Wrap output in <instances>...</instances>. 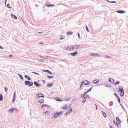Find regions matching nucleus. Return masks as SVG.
I'll return each mask as SVG.
<instances>
[{
    "label": "nucleus",
    "instance_id": "1",
    "mask_svg": "<svg viewBox=\"0 0 128 128\" xmlns=\"http://www.w3.org/2000/svg\"><path fill=\"white\" fill-rule=\"evenodd\" d=\"M24 84L28 86L29 87H30L33 85V83L32 82L26 80L24 82Z\"/></svg>",
    "mask_w": 128,
    "mask_h": 128
},
{
    "label": "nucleus",
    "instance_id": "2",
    "mask_svg": "<svg viewBox=\"0 0 128 128\" xmlns=\"http://www.w3.org/2000/svg\"><path fill=\"white\" fill-rule=\"evenodd\" d=\"M119 92H121V95L122 96L124 95V92L123 89L122 87L120 86L119 87Z\"/></svg>",
    "mask_w": 128,
    "mask_h": 128
},
{
    "label": "nucleus",
    "instance_id": "3",
    "mask_svg": "<svg viewBox=\"0 0 128 128\" xmlns=\"http://www.w3.org/2000/svg\"><path fill=\"white\" fill-rule=\"evenodd\" d=\"M63 113L62 111H60V112H58L56 113L54 115V118H57L58 116L62 114Z\"/></svg>",
    "mask_w": 128,
    "mask_h": 128
},
{
    "label": "nucleus",
    "instance_id": "4",
    "mask_svg": "<svg viewBox=\"0 0 128 128\" xmlns=\"http://www.w3.org/2000/svg\"><path fill=\"white\" fill-rule=\"evenodd\" d=\"M116 119L117 121L116 125L118 127L121 122L118 117H116Z\"/></svg>",
    "mask_w": 128,
    "mask_h": 128
},
{
    "label": "nucleus",
    "instance_id": "5",
    "mask_svg": "<svg viewBox=\"0 0 128 128\" xmlns=\"http://www.w3.org/2000/svg\"><path fill=\"white\" fill-rule=\"evenodd\" d=\"M44 94L42 93L38 94L36 95V97L38 98H44Z\"/></svg>",
    "mask_w": 128,
    "mask_h": 128
},
{
    "label": "nucleus",
    "instance_id": "6",
    "mask_svg": "<svg viewBox=\"0 0 128 128\" xmlns=\"http://www.w3.org/2000/svg\"><path fill=\"white\" fill-rule=\"evenodd\" d=\"M66 49L69 51L72 50L74 49L73 47L72 46L66 47Z\"/></svg>",
    "mask_w": 128,
    "mask_h": 128
},
{
    "label": "nucleus",
    "instance_id": "7",
    "mask_svg": "<svg viewBox=\"0 0 128 128\" xmlns=\"http://www.w3.org/2000/svg\"><path fill=\"white\" fill-rule=\"evenodd\" d=\"M34 84L37 87H38L41 86L40 84L36 82H34Z\"/></svg>",
    "mask_w": 128,
    "mask_h": 128
},
{
    "label": "nucleus",
    "instance_id": "8",
    "mask_svg": "<svg viewBox=\"0 0 128 128\" xmlns=\"http://www.w3.org/2000/svg\"><path fill=\"white\" fill-rule=\"evenodd\" d=\"M74 49H76L80 48V46L75 45L73 46Z\"/></svg>",
    "mask_w": 128,
    "mask_h": 128
},
{
    "label": "nucleus",
    "instance_id": "9",
    "mask_svg": "<svg viewBox=\"0 0 128 128\" xmlns=\"http://www.w3.org/2000/svg\"><path fill=\"white\" fill-rule=\"evenodd\" d=\"M55 100L58 102H62V99L57 97L56 98Z\"/></svg>",
    "mask_w": 128,
    "mask_h": 128
},
{
    "label": "nucleus",
    "instance_id": "10",
    "mask_svg": "<svg viewBox=\"0 0 128 128\" xmlns=\"http://www.w3.org/2000/svg\"><path fill=\"white\" fill-rule=\"evenodd\" d=\"M90 55L92 56H100L99 54H94V53H90Z\"/></svg>",
    "mask_w": 128,
    "mask_h": 128
},
{
    "label": "nucleus",
    "instance_id": "11",
    "mask_svg": "<svg viewBox=\"0 0 128 128\" xmlns=\"http://www.w3.org/2000/svg\"><path fill=\"white\" fill-rule=\"evenodd\" d=\"M78 52H74V53H72L70 54V55H72L73 56H74L76 55H77L78 54Z\"/></svg>",
    "mask_w": 128,
    "mask_h": 128
},
{
    "label": "nucleus",
    "instance_id": "12",
    "mask_svg": "<svg viewBox=\"0 0 128 128\" xmlns=\"http://www.w3.org/2000/svg\"><path fill=\"white\" fill-rule=\"evenodd\" d=\"M14 111V108H12L11 109H10L8 111L9 112L13 113Z\"/></svg>",
    "mask_w": 128,
    "mask_h": 128
},
{
    "label": "nucleus",
    "instance_id": "13",
    "mask_svg": "<svg viewBox=\"0 0 128 128\" xmlns=\"http://www.w3.org/2000/svg\"><path fill=\"white\" fill-rule=\"evenodd\" d=\"M10 16L12 18H13L16 20L17 19V17L16 16L14 15L13 14H11Z\"/></svg>",
    "mask_w": 128,
    "mask_h": 128
},
{
    "label": "nucleus",
    "instance_id": "14",
    "mask_svg": "<svg viewBox=\"0 0 128 128\" xmlns=\"http://www.w3.org/2000/svg\"><path fill=\"white\" fill-rule=\"evenodd\" d=\"M45 5L46 6L48 7H53L55 6V5L52 4L46 5Z\"/></svg>",
    "mask_w": 128,
    "mask_h": 128
},
{
    "label": "nucleus",
    "instance_id": "15",
    "mask_svg": "<svg viewBox=\"0 0 128 128\" xmlns=\"http://www.w3.org/2000/svg\"><path fill=\"white\" fill-rule=\"evenodd\" d=\"M117 12L118 13H120V14H123L125 13V12L124 11L122 10H119L118 11H117Z\"/></svg>",
    "mask_w": 128,
    "mask_h": 128
},
{
    "label": "nucleus",
    "instance_id": "16",
    "mask_svg": "<svg viewBox=\"0 0 128 128\" xmlns=\"http://www.w3.org/2000/svg\"><path fill=\"white\" fill-rule=\"evenodd\" d=\"M85 85H87L89 84V82L86 80H85L84 82Z\"/></svg>",
    "mask_w": 128,
    "mask_h": 128
},
{
    "label": "nucleus",
    "instance_id": "17",
    "mask_svg": "<svg viewBox=\"0 0 128 128\" xmlns=\"http://www.w3.org/2000/svg\"><path fill=\"white\" fill-rule=\"evenodd\" d=\"M24 77L26 78L28 80H31V78L27 75L25 76Z\"/></svg>",
    "mask_w": 128,
    "mask_h": 128
},
{
    "label": "nucleus",
    "instance_id": "18",
    "mask_svg": "<svg viewBox=\"0 0 128 128\" xmlns=\"http://www.w3.org/2000/svg\"><path fill=\"white\" fill-rule=\"evenodd\" d=\"M3 96L1 94H0V101L3 100Z\"/></svg>",
    "mask_w": 128,
    "mask_h": 128
},
{
    "label": "nucleus",
    "instance_id": "19",
    "mask_svg": "<svg viewBox=\"0 0 128 128\" xmlns=\"http://www.w3.org/2000/svg\"><path fill=\"white\" fill-rule=\"evenodd\" d=\"M99 82V80H94V82L95 84H98Z\"/></svg>",
    "mask_w": 128,
    "mask_h": 128
},
{
    "label": "nucleus",
    "instance_id": "20",
    "mask_svg": "<svg viewBox=\"0 0 128 128\" xmlns=\"http://www.w3.org/2000/svg\"><path fill=\"white\" fill-rule=\"evenodd\" d=\"M44 102V99H40L39 100V101H38V102L39 103H41V104H42Z\"/></svg>",
    "mask_w": 128,
    "mask_h": 128
},
{
    "label": "nucleus",
    "instance_id": "21",
    "mask_svg": "<svg viewBox=\"0 0 128 128\" xmlns=\"http://www.w3.org/2000/svg\"><path fill=\"white\" fill-rule=\"evenodd\" d=\"M44 106H47L48 108H50V106L48 105L44 104L42 105L41 109H42Z\"/></svg>",
    "mask_w": 128,
    "mask_h": 128
},
{
    "label": "nucleus",
    "instance_id": "22",
    "mask_svg": "<svg viewBox=\"0 0 128 128\" xmlns=\"http://www.w3.org/2000/svg\"><path fill=\"white\" fill-rule=\"evenodd\" d=\"M72 108H70L69 109V110L66 113V115H67L68 114H69V113L71 112L72 110Z\"/></svg>",
    "mask_w": 128,
    "mask_h": 128
},
{
    "label": "nucleus",
    "instance_id": "23",
    "mask_svg": "<svg viewBox=\"0 0 128 128\" xmlns=\"http://www.w3.org/2000/svg\"><path fill=\"white\" fill-rule=\"evenodd\" d=\"M86 93L84 94V98H90V97L88 95L86 94Z\"/></svg>",
    "mask_w": 128,
    "mask_h": 128
},
{
    "label": "nucleus",
    "instance_id": "24",
    "mask_svg": "<svg viewBox=\"0 0 128 128\" xmlns=\"http://www.w3.org/2000/svg\"><path fill=\"white\" fill-rule=\"evenodd\" d=\"M53 83L49 84L47 85L46 86L49 87H52L53 86Z\"/></svg>",
    "mask_w": 128,
    "mask_h": 128
},
{
    "label": "nucleus",
    "instance_id": "25",
    "mask_svg": "<svg viewBox=\"0 0 128 128\" xmlns=\"http://www.w3.org/2000/svg\"><path fill=\"white\" fill-rule=\"evenodd\" d=\"M18 76H19L20 77V79L22 81H23L24 80V78L22 76L20 75V74H18Z\"/></svg>",
    "mask_w": 128,
    "mask_h": 128
},
{
    "label": "nucleus",
    "instance_id": "26",
    "mask_svg": "<svg viewBox=\"0 0 128 128\" xmlns=\"http://www.w3.org/2000/svg\"><path fill=\"white\" fill-rule=\"evenodd\" d=\"M110 81L112 84L114 83V80L112 78H110Z\"/></svg>",
    "mask_w": 128,
    "mask_h": 128
},
{
    "label": "nucleus",
    "instance_id": "27",
    "mask_svg": "<svg viewBox=\"0 0 128 128\" xmlns=\"http://www.w3.org/2000/svg\"><path fill=\"white\" fill-rule=\"evenodd\" d=\"M6 6L9 8H12V7L10 6V4L9 3L6 6Z\"/></svg>",
    "mask_w": 128,
    "mask_h": 128
},
{
    "label": "nucleus",
    "instance_id": "28",
    "mask_svg": "<svg viewBox=\"0 0 128 128\" xmlns=\"http://www.w3.org/2000/svg\"><path fill=\"white\" fill-rule=\"evenodd\" d=\"M50 57L49 56H43V58L45 59H48Z\"/></svg>",
    "mask_w": 128,
    "mask_h": 128
},
{
    "label": "nucleus",
    "instance_id": "29",
    "mask_svg": "<svg viewBox=\"0 0 128 128\" xmlns=\"http://www.w3.org/2000/svg\"><path fill=\"white\" fill-rule=\"evenodd\" d=\"M47 77L48 78L51 79V78H54V76H47Z\"/></svg>",
    "mask_w": 128,
    "mask_h": 128
},
{
    "label": "nucleus",
    "instance_id": "30",
    "mask_svg": "<svg viewBox=\"0 0 128 128\" xmlns=\"http://www.w3.org/2000/svg\"><path fill=\"white\" fill-rule=\"evenodd\" d=\"M102 114H103V116L104 117H106V114L105 113L103 112H102Z\"/></svg>",
    "mask_w": 128,
    "mask_h": 128
},
{
    "label": "nucleus",
    "instance_id": "31",
    "mask_svg": "<svg viewBox=\"0 0 128 128\" xmlns=\"http://www.w3.org/2000/svg\"><path fill=\"white\" fill-rule=\"evenodd\" d=\"M73 34V33L71 32H68L67 34L68 35H69L70 34Z\"/></svg>",
    "mask_w": 128,
    "mask_h": 128
},
{
    "label": "nucleus",
    "instance_id": "32",
    "mask_svg": "<svg viewBox=\"0 0 128 128\" xmlns=\"http://www.w3.org/2000/svg\"><path fill=\"white\" fill-rule=\"evenodd\" d=\"M107 1H108V2L110 3H116V2L115 1H113V2H110L108 0H106Z\"/></svg>",
    "mask_w": 128,
    "mask_h": 128
},
{
    "label": "nucleus",
    "instance_id": "33",
    "mask_svg": "<svg viewBox=\"0 0 128 128\" xmlns=\"http://www.w3.org/2000/svg\"><path fill=\"white\" fill-rule=\"evenodd\" d=\"M84 85H85V84L84 83V82H82L81 83V86H80V88H81V87L82 86Z\"/></svg>",
    "mask_w": 128,
    "mask_h": 128
},
{
    "label": "nucleus",
    "instance_id": "34",
    "mask_svg": "<svg viewBox=\"0 0 128 128\" xmlns=\"http://www.w3.org/2000/svg\"><path fill=\"white\" fill-rule=\"evenodd\" d=\"M16 98H13L12 99V103H13L15 101Z\"/></svg>",
    "mask_w": 128,
    "mask_h": 128
},
{
    "label": "nucleus",
    "instance_id": "35",
    "mask_svg": "<svg viewBox=\"0 0 128 128\" xmlns=\"http://www.w3.org/2000/svg\"><path fill=\"white\" fill-rule=\"evenodd\" d=\"M48 70H42V71L44 72L47 73Z\"/></svg>",
    "mask_w": 128,
    "mask_h": 128
},
{
    "label": "nucleus",
    "instance_id": "36",
    "mask_svg": "<svg viewBox=\"0 0 128 128\" xmlns=\"http://www.w3.org/2000/svg\"><path fill=\"white\" fill-rule=\"evenodd\" d=\"M48 113V114H49V112L48 111H46L45 112H44V114H46V115H48V114H46L47 113Z\"/></svg>",
    "mask_w": 128,
    "mask_h": 128
},
{
    "label": "nucleus",
    "instance_id": "37",
    "mask_svg": "<svg viewBox=\"0 0 128 128\" xmlns=\"http://www.w3.org/2000/svg\"><path fill=\"white\" fill-rule=\"evenodd\" d=\"M6 92L8 91V88L7 87H6L4 88Z\"/></svg>",
    "mask_w": 128,
    "mask_h": 128
},
{
    "label": "nucleus",
    "instance_id": "38",
    "mask_svg": "<svg viewBox=\"0 0 128 128\" xmlns=\"http://www.w3.org/2000/svg\"><path fill=\"white\" fill-rule=\"evenodd\" d=\"M47 73H48L49 74H53L49 70H48V72Z\"/></svg>",
    "mask_w": 128,
    "mask_h": 128
},
{
    "label": "nucleus",
    "instance_id": "39",
    "mask_svg": "<svg viewBox=\"0 0 128 128\" xmlns=\"http://www.w3.org/2000/svg\"><path fill=\"white\" fill-rule=\"evenodd\" d=\"M120 82H119L117 81L116 82V83L114 84L115 85H117L119 84Z\"/></svg>",
    "mask_w": 128,
    "mask_h": 128
},
{
    "label": "nucleus",
    "instance_id": "40",
    "mask_svg": "<svg viewBox=\"0 0 128 128\" xmlns=\"http://www.w3.org/2000/svg\"><path fill=\"white\" fill-rule=\"evenodd\" d=\"M32 73H33V74H37L38 75L39 74L37 72H32Z\"/></svg>",
    "mask_w": 128,
    "mask_h": 128
},
{
    "label": "nucleus",
    "instance_id": "41",
    "mask_svg": "<svg viewBox=\"0 0 128 128\" xmlns=\"http://www.w3.org/2000/svg\"><path fill=\"white\" fill-rule=\"evenodd\" d=\"M16 94L15 92H14L13 98H16Z\"/></svg>",
    "mask_w": 128,
    "mask_h": 128
},
{
    "label": "nucleus",
    "instance_id": "42",
    "mask_svg": "<svg viewBox=\"0 0 128 128\" xmlns=\"http://www.w3.org/2000/svg\"><path fill=\"white\" fill-rule=\"evenodd\" d=\"M60 40H61L62 39L63 40V39H64V38H63V37L62 36H61L60 37Z\"/></svg>",
    "mask_w": 128,
    "mask_h": 128
},
{
    "label": "nucleus",
    "instance_id": "43",
    "mask_svg": "<svg viewBox=\"0 0 128 128\" xmlns=\"http://www.w3.org/2000/svg\"><path fill=\"white\" fill-rule=\"evenodd\" d=\"M105 57L106 58H110V56H105Z\"/></svg>",
    "mask_w": 128,
    "mask_h": 128
},
{
    "label": "nucleus",
    "instance_id": "44",
    "mask_svg": "<svg viewBox=\"0 0 128 128\" xmlns=\"http://www.w3.org/2000/svg\"><path fill=\"white\" fill-rule=\"evenodd\" d=\"M86 30L88 32H89V30L88 29V26H86Z\"/></svg>",
    "mask_w": 128,
    "mask_h": 128
},
{
    "label": "nucleus",
    "instance_id": "45",
    "mask_svg": "<svg viewBox=\"0 0 128 128\" xmlns=\"http://www.w3.org/2000/svg\"><path fill=\"white\" fill-rule=\"evenodd\" d=\"M92 88H91L90 89V90H88L87 92H86V93H88V92H90V91H91V90H92Z\"/></svg>",
    "mask_w": 128,
    "mask_h": 128
},
{
    "label": "nucleus",
    "instance_id": "46",
    "mask_svg": "<svg viewBox=\"0 0 128 128\" xmlns=\"http://www.w3.org/2000/svg\"><path fill=\"white\" fill-rule=\"evenodd\" d=\"M92 88H91L90 89V90H88L87 92H86V93H88V92H90V91H91V90H92Z\"/></svg>",
    "mask_w": 128,
    "mask_h": 128
},
{
    "label": "nucleus",
    "instance_id": "47",
    "mask_svg": "<svg viewBox=\"0 0 128 128\" xmlns=\"http://www.w3.org/2000/svg\"><path fill=\"white\" fill-rule=\"evenodd\" d=\"M92 88H91L90 89V90H88L87 92H86V93H88V92H90V91H91V90H92Z\"/></svg>",
    "mask_w": 128,
    "mask_h": 128
},
{
    "label": "nucleus",
    "instance_id": "48",
    "mask_svg": "<svg viewBox=\"0 0 128 128\" xmlns=\"http://www.w3.org/2000/svg\"><path fill=\"white\" fill-rule=\"evenodd\" d=\"M15 110L16 111L18 112V110L16 108H14V110Z\"/></svg>",
    "mask_w": 128,
    "mask_h": 128
},
{
    "label": "nucleus",
    "instance_id": "49",
    "mask_svg": "<svg viewBox=\"0 0 128 128\" xmlns=\"http://www.w3.org/2000/svg\"><path fill=\"white\" fill-rule=\"evenodd\" d=\"M44 32H37V33H38V34H42V33H43Z\"/></svg>",
    "mask_w": 128,
    "mask_h": 128
},
{
    "label": "nucleus",
    "instance_id": "50",
    "mask_svg": "<svg viewBox=\"0 0 128 128\" xmlns=\"http://www.w3.org/2000/svg\"><path fill=\"white\" fill-rule=\"evenodd\" d=\"M20 18L21 19V20H22L23 21L24 23L25 24V22H24V21L23 20V19H22V18L21 17Z\"/></svg>",
    "mask_w": 128,
    "mask_h": 128
},
{
    "label": "nucleus",
    "instance_id": "51",
    "mask_svg": "<svg viewBox=\"0 0 128 128\" xmlns=\"http://www.w3.org/2000/svg\"><path fill=\"white\" fill-rule=\"evenodd\" d=\"M42 82H43L44 83H46V81H45L44 80H42Z\"/></svg>",
    "mask_w": 128,
    "mask_h": 128
},
{
    "label": "nucleus",
    "instance_id": "52",
    "mask_svg": "<svg viewBox=\"0 0 128 128\" xmlns=\"http://www.w3.org/2000/svg\"><path fill=\"white\" fill-rule=\"evenodd\" d=\"M6 2H7V0H5L4 4H5V5L6 6Z\"/></svg>",
    "mask_w": 128,
    "mask_h": 128
},
{
    "label": "nucleus",
    "instance_id": "53",
    "mask_svg": "<svg viewBox=\"0 0 128 128\" xmlns=\"http://www.w3.org/2000/svg\"><path fill=\"white\" fill-rule=\"evenodd\" d=\"M86 101V99H84V100L83 101V103H84Z\"/></svg>",
    "mask_w": 128,
    "mask_h": 128
},
{
    "label": "nucleus",
    "instance_id": "54",
    "mask_svg": "<svg viewBox=\"0 0 128 128\" xmlns=\"http://www.w3.org/2000/svg\"><path fill=\"white\" fill-rule=\"evenodd\" d=\"M4 48L2 47L1 46H0V49H3Z\"/></svg>",
    "mask_w": 128,
    "mask_h": 128
},
{
    "label": "nucleus",
    "instance_id": "55",
    "mask_svg": "<svg viewBox=\"0 0 128 128\" xmlns=\"http://www.w3.org/2000/svg\"><path fill=\"white\" fill-rule=\"evenodd\" d=\"M78 37L80 38V34L79 33H78Z\"/></svg>",
    "mask_w": 128,
    "mask_h": 128
},
{
    "label": "nucleus",
    "instance_id": "56",
    "mask_svg": "<svg viewBox=\"0 0 128 128\" xmlns=\"http://www.w3.org/2000/svg\"><path fill=\"white\" fill-rule=\"evenodd\" d=\"M113 122H114V124H116V121H113Z\"/></svg>",
    "mask_w": 128,
    "mask_h": 128
},
{
    "label": "nucleus",
    "instance_id": "57",
    "mask_svg": "<svg viewBox=\"0 0 128 128\" xmlns=\"http://www.w3.org/2000/svg\"><path fill=\"white\" fill-rule=\"evenodd\" d=\"M12 55H9V57H12Z\"/></svg>",
    "mask_w": 128,
    "mask_h": 128
},
{
    "label": "nucleus",
    "instance_id": "58",
    "mask_svg": "<svg viewBox=\"0 0 128 128\" xmlns=\"http://www.w3.org/2000/svg\"><path fill=\"white\" fill-rule=\"evenodd\" d=\"M40 44H43V43H42V42H40Z\"/></svg>",
    "mask_w": 128,
    "mask_h": 128
},
{
    "label": "nucleus",
    "instance_id": "59",
    "mask_svg": "<svg viewBox=\"0 0 128 128\" xmlns=\"http://www.w3.org/2000/svg\"><path fill=\"white\" fill-rule=\"evenodd\" d=\"M118 100L119 101V102H120V98L118 97Z\"/></svg>",
    "mask_w": 128,
    "mask_h": 128
},
{
    "label": "nucleus",
    "instance_id": "60",
    "mask_svg": "<svg viewBox=\"0 0 128 128\" xmlns=\"http://www.w3.org/2000/svg\"><path fill=\"white\" fill-rule=\"evenodd\" d=\"M110 128H113V127H112V126H110Z\"/></svg>",
    "mask_w": 128,
    "mask_h": 128
},
{
    "label": "nucleus",
    "instance_id": "61",
    "mask_svg": "<svg viewBox=\"0 0 128 128\" xmlns=\"http://www.w3.org/2000/svg\"><path fill=\"white\" fill-rule=\"evenodd\" d=\"M95 106H96V110H97V106L96 105Z\"/></svg>",
    "mask_w": 128,
    "mask_h": 128
},
{
    "label": "nucleus",
    "instance_id": "62",
    "mask_svg": "<svg viewBox=\"0 0 128 128\" xmlns=\"http://www.w3.org/2000/svg\"><path fill=\"white\" fill-rule=\"evenodd\" d=\"M40 57H41V58H42L43 57L42 56H41Z\"/></svg>",
    "mask_w": 128,
    "mask_h": 128
},
{
    "label": "nucleus",
    "instance_id": "63",
    "mask_svg": "<svg viewBox=\"0 0 128 128\" xmlns=\"http://www.w3.org/2000/svg\"><path fill=\"white\" fill-rule=\"evenodd\" d=\"M62 108V109H64V107Z\"/></svg>",
    "mask_w": 128,
    "mask_h": 128
},
{
    "label": "nucleus",
    "instance_id": "64",
    "mask_svg": "<svg viewBox=\"0 0 128 128\" xmlns=\"http://www.w3.org/2000/svg\"><path fill=\"white\" fill-rule=\"evenodd\" d=\"M45 7V6H43V7L44 8Z\"/></svg>",
    "mask_w": 128,
    "mask_h": 128
}]
</instances>
